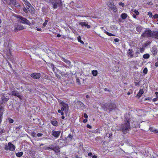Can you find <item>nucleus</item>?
I'll return each instance as SVG.
<instances>
[{"instance_id": "nucleus-1", "label": "nucleus", "mask_w": 158, "mask_h": 158, "mask_svg": "<svg viewBox=\"0 0 158 158\" xmlns=\"http://www.w3.org/2000/svg\"><path fill=\"white\" fill-rule=\"evenodd\" d=\"M121 128L119 130L122 131L124 134L127 133L130 128V125L129 119H126V121L125 120L124 123L121 124Z\"/></svg>"}, {"instance_id": "nucleus-2", "label": "nucleus", "mask_w": 158, "mask_h": 158, "mask_svg": "<svg viewBox=\"0 0 158 158\" xmlns=\"http://www.w3.org/2000/svg\"><path fill=\"white\" fill-rule=\"evenodd\" d=\"M49 3L52 5V7L54 9L62 6V3L61 0H49Z\"/></svg>"}, {"instance_id": "nucleus-3", "label": "nucleus", "mask_w": 158, "mask_h": 158, "mask_svg": "<svg viewBox=\"0 0 158 158\" xmlns=\"http://www.w3.org/2000/svg\"><path fill=\"white\" fill-rule=\"evenodd\" d=\"M152 32L149 28H146L143 32L141 36L143 37H152Z\"/></svg>"}, {"instance_id": "nucleus-4", "label": "nucleus", "mask_w": 158, "mask_h": 158, "mask_svg": "<svg viewBox=\"0 0 158 158\" xmlns=\"http://www.w3.org/2000/svg\"><path fill=\"white\" fill-rule=\"evenodd\" d=\"M4 149L6 150H9L11 151H13L15 149V146L11 143L9 142L8 145L6 144L4 146Z\"/></svg>"}, {"instance_id": "nucleus-5", "label": "nucleus", "mask_w": 158, "mask_h": 158, "mask_svg": "<svg viewBox=\"0 0 158 158\" xmlns=\"http://www.w3.org/2000/svg\"><path fill=\"white\" fill-rule=\"evenodd\" d=\"M9 98V97L8 96L7 94H2L1 98L2 101H0V104L2 105L3 103L6 102Z\"/></svg>"}, {"instance_id": "nucleus-6", "label": "nucleus", "mask_w": 158, "mask_h": 158, "mask_svg": "<svg viewBox=\"0 0 158 158\" xmlns=\"http://www.w3.org/2000/svg\"><path fill=\"white\" fill-rule=\"evenodd\" d=\"M106 110L110 112L111 110L115 109L116 108V105L114 103L107 104L106 105Z\"/></svg>"}, {"instance_id": "nucleus-7", "label": "nucleus", "mask_w": 158, "mask_h": 158, "mask_svg": "<svg viewBox=\"0 0 158 158\" xmlns=\"http://www.w3.org/2000/svg\"><path fill=\"white\" fill-rule=\"evenodd\" d=\"M18 18L19 19V21L21 23L27 24L30 23L29 21L26 19L21 16H19Z\"/></svg>"}, {"instance_id": "nucleus-8", "label": "nucleus", "mask_w": 158, "mask_h": 158, "mask_svg": "<svg viewBox=\"0 0 158 158\" xmlns=\"http://www.w3.org/2000/svg\"><path fill=\"white\" fill-rule=\"evenodd\" d=\"M108 6L114 12H116L117 9L112 2H109L107 4Z\"/></svg>"}, {"instance_id": "nucleus-9", "label": "nucleus", "mask_w": 158, "mask_h": 158, "mask_svg": "<svg viewBox=\"0 0 158 158\" xmlns=\"http://www.w3.org/2000/svg\"><path fill=\"white\" fill-rule=\"evenodd\" d=\"M23 26L21 25H19L18 23L15 24V25L14 31L15 32L23 29Z\"/></svg>"}, {"instance_id": "nucleus-10", "label": "nucleus", "mask_w": 158, "mask_h": 158, "mask_svg": "<svg viewBox=\"0 0 158 158\" xmlns=\"http://www.w3.org/2000/svg\"><path fill=\"white\" fill-rule=\"evenodd\" d=\"M11 94L15 96H16L18 97L20 99H21L22 96L20 95V94L19 92L16 90H13L11 92Z\"/></svg>"}, {"instance_id": "nucleus-11", "label": "nucleus", "mask_w": 158, "mask_h": 158, "mask_svg": "<svg viewBox=\"0 0 158 158\" xmlns=\"http://www.w3.org/2000/svg\"><path fill=\"white\" fill-rule=\"evenodd\" d=\"M31 77L34 79H38L41 77V74L39 73H34L31 75Z\"/></svg>"}, {"instance_id": "nucleus-12", "label": "nucleus", "mask_w": 158, "mask_h": 158, "mask_svg": "<svg viewBox=\"0 0 158 158\" xmlns=\"http://www.w3.org/2000/svg\"><path fill=\"white\" fill-rule=\"evenodd\" d=\"M79 25H81V26L83 27L84 26H85L87 27V28L88 29L90 28V26L88 25V23L87 22H80L79 23Z\"/></svg>"}, {"instance_id": "nucleus-13", "label": "nucleus", "mask_w": 158, "mask_h": 158, "mask_svg": "<svg viewBox=\"0 0 158 158\" xmlns=\"http://www.w3.org/2000/svg\"><path fill=\"white\" fill-rule=\"evenodd\" d=\"M52 135L53 136H54L56 138H57L59 136V135L60 133V131H55L53 130V131H52Z\"/></svg>"}, {"instance_id": "nucleus-14", "label": "nucleus", "mask_w": 158, "mask_h": 158, "mask_svg": "<svg viewBox=\"0 0 158 158\" xmlns=\"http://www.w3.org/2000/svg\"><path fill=\"white\" fill-rule=\"evenodd\" d=\"M127 55L128 56L132 58L134 57L133 52L132 49H129L127 52Z\"/></svg>"}, {"instance_id": "nucleus-15", "label": "nucleus", "mask_w": 158, "mask_h": 158, "mask_svg": "<svg viewBox=\"0 0 158 158\" xmlns=\"http://www.w3.org/2000/svg\"><path fill=\"white\" fill-rule=\"evenodd\" d=\"M151 52L153 55H155L157 54V50L156 47H153L151 50Z\"/></svg>"}, {"instance_id": "nucleus-16", "label": "nucleus", "mask_w": 158, "mask_h": 158, "mask_svg": "<svg viewBox=\"0 0 158 158\" xmlns=\"http://www.w3.org/2000/svg\"><path fill=\"white\" fill-rule=\"evenodd\" d=\"M156 39H158V31H155L152 32V37Z\"/></svg>"}, {"instance_id": "nucleus-17", "label": "nucleus", "mask_w": 158, "mask_h": 158, "mask_svg": "<svg viewBox=\"0 0 158 158\" xmlns=\"http://www.w3.org/2000/svg\"><path fill=\"white\" fill-rule=\"evenodd\" d=\"M58 102L61 104L62 106L64 107L65 108L67 107V104L62 102L61 100L58 99Z\"/></svg>"}, {"instance_id": "nucleus-18", "label": "nucleus", "mask_w": 158, "mask_h": 158, "mask_svg": "<svg viewBox=\"0 0 158 158\" xmlns=\"http://www.w3.org/2000/svg\"><path fill=\"white\" fill-rule=\"evenodd\" d=\"M143 89H141L139 90V92L137 94L136 96V97H138V98H139L143 94Z\"/></svg>"}, {"instance_id": "nucleus-19", "label": "nucleus", "mask_w": 158, "mask_h": 158, "mask_svg": "<svg viewBox=\"0 0 158 158\" xmlns=\"http://www.w3.org/2000/svg\"><path fill=\"white\" fill-rule=\"evenodd\" d=\"M61 59L65 63L69 65H70L71 63L70 61L63 57H62Z\"/></svg>"}, {"instance_id": "nucleus-20", "label": "nucleus", "mask_w": 158, "mask_h": 158, "mask_svg": "<svg viewBox=\"0 0 158 158\" xmlns=\"http://www.w3.org/2000/svg\"><path fill=\"white\" fill-rule=\"evenodd\" d=\"M66 108H65L64 107H63L62 106V107L61 108V111H64V112H67L69 110V107L68 105L67 104V107H66Z\"/></svg>"}, {"instance_id": "nucleus-21", "label": "nucleus", "mask_w": 158, "mask_h": 158, "mask_svg": "<svg viewBox=\"0 0 158 158\" xmlns=\"http://www.w3.org/2000/svg\"><path fill=\"white\" fill-rule=\"evenodd\" d=\"M142 28L143 27H142L140 25H138L136 27V30L137 31L140 32L142 30Z\"/></svg>"}, {"instance_id": "nucleus-22", "label": "nucleus", "mask_w": 158, "mask_h": 158, "mask_svg": "<svg viewBox=\"0 0 158 158\" xmlns=\"http://www.w3.org/2000/svg\"><path fill=\"white\" fill-rule=\"evenodd\" d=\"M53 150L56 153H58L60 152L59 149L58 147L56 145H55Z\"/></svg>"}, {"instance_id": "nucleus-23", "label": "nucleus", "mask_w": 158, "mask_h": 158, "mask_svg": "<svg viewBox=\"0 0 158 158\" xmlns=\"http://www.w3.org/2000/svg\"><path fill=\"white\" fill-rule=\"evenodd\" d=\"M24 3L25 4L26 6H28V7H27L28 9H29V8L31 6V5L27 0Z\"/></svg>"}, {"instance_id": "nucleus-24", "label": "nucleus", "mask_w": 158, "mask_h": 158, "mask_svg": "<svg viewBox=\"0 0 158 158\" xmlns=\"http://www.w3.org/2000/svg\"><path fill=\"white\" fill-rule=\"evenodd\" d=\"M51 123L54 126H56L58 124L57 122L55 120L51 121Z\"/></svg>"}, {"instance_id": "nucleus-25", "label": "nucleus", "mask_w": 158, "mask_h": 158, "mask_svg": "<svg viewBox=\"0 0 158 158\" xmlns=\"http://www.w3.org/2000/svg\"><path fill=\"white\" fill-rule=\"evenodd\" d=\"M16 0H8L7 3L9 4H13V3H15Z\"/></svg>"}, {"instance_id": "nucleus-26", "label": "nucleus", "mask_w": 158, "mask_h": 158, "mask_svg": "<svg viewBox=\"0 0 158 158\" xmlns=\"http://www.w3.org/2000/svg\"><path fill=\"white\" fill-rule=\"evenodd\" d=\"M92 74L94 76H96L98 74V72L96 70H93L92 71Z\"/></svg>"}, {"instance_id": "nucleus-27", "label": "nucleus", "mask_w": 158, "mask_h": 158, "mask_svg": "<svg viewBox=\"0 0 158 158\" xmlns=\"http://www.w3.org/2000/svg\"><path fill=\"white\" fill-rule=\"evenodd\" d=\"M23 154V152H19L17 153L16 154V155L17 157H21L22 156Z\"/></svg>"}, {"instance_id": "nucleus-28", "label": "nucleus", "mask_w": 158, "mask_h": 158, "mask_svg": "<svg viewBox=\"0 0 158 158\" xmlns=\"http://www.w3.org/2000/svg\"><path fill=\"white\" fill-rule=\"evenodd\" d=\"M127 16V15L125 13L122 14L121 15V17L122 19H126Z\"/></svg>"}, {"instance_id": "nucleus-29", "label": "nucleus", "mask_w": 158, "mask_h": 158, "mask_svg": "<svg viewBox=\"0 0 158 158\" xmlns=\"http://www.w3.org/2000/svg\"><path fill=\"white\" fill-rule=\"evenodd\" d=\"M149 129L150 131H151L152 132H155L156 133H158V131L156 129L153 128L152 127H150Z\"/></svg>"}, {"instance_id": "nucleus-30", "label": "nucleus", "mask_w": 158, "mask_h": 158, "mask_svg": "<svg viewBox=\"0 0 158 158\" xmlns=\"http://www.w3.org/2000/svg\"><path fill=\"white\" fill-rule=\"evenodd\" d=\"M150 55L148 54H144L143 55V57L144 59H146L149 58Z\"/></svg>"}, {"instance_id": "nucleus-31", "label": "nucleus", "mask_w": 158, "mask_h": 158, "mask_svg": "<svg viewBox=\"0 0 158 158\" xmlns=\"http://www.w3.org/2000/svg\"><path fill=\"white\" fill-rule=\"evenodd\" d=\"M14 6L16 7H19L20 6L19 4L16 2V0L15 1V3L13 4Z\"/></svg>"}, {"instance_id": "nucleus-32", "label": "nucleus", "mask_w": 158, "mask_h": 158, "mask_svg": "<svg viewBox=\"0 0 158 158\" xmlns=\"http://www.w3.org/2000/svg\"><path fill=\"white\" fill-rule=\"evenodd\" d=\"M42 12H43L44 13H46L47 12V11H46V8L44 7H43L42 9Z\"/></svg>"}, {"instance_id": "nucleus-33", "label": "nucleus", "mask_w": 158, "mask_h": 158, "mask_svg": "<svg viewBox=\"0 0 158 158\" xmlns=\"http://www.w3.org/2000/svg\"><path fill=\"white\" fill-rule=\"evenodd\" d=\"M78 41L80 42L81 43L83 44L84 42L81 40V36H79L77 38Z\"/></svg>"}, {"instance_id": "nucleus-34", "label": "nucleus", "mask_w": 158, "mask_h": 158, "mask_svg": "<svg viewBox=\"0 0 158 158\" xmlns=\"http://www.w3.org/2000/svg\"><path fill=\"white\" fill-rule=\"evenodd\" d=\"M48 22V20H45L44 22L43 23V27H44L47 25V23Z\"/></svg>"}, {"instance_id": "nucleus-35", "label": "nucleus", "mask_w": 158, "mask_h": 158, "mask_svg": "<svg viewBox=\"0 0 158 158\" xmlns=\"http://www.w3.org/2000/svg\"><path fill=\"white\" fill-rule=\"evenodd\" d=\"M147 72H148V69H147V68H145L143 70V72L145 74H146L147 73Z\"/></svg>"}, {"instance_id": "nucleus-36", "label": "nucleus", "mask_w": 158, "mask_h": 158, "mask_svg": "<svg viewBox=\"0 0 158 158\" xmlns=\"http://www.w3.org/2000/svg\"><path fill=\"white\" fill-rule=\"evenodd\" d=\"M10 123H13L14 120L10 118H9L8 119Z\"/></svg>"}, {"instance_id": "nucleus-37", "label": "nucleus", "mask_w": 158, "mask_h": 158, "mask_svg": "<svg viewBox=\"0 0 158 158\" xmlns=\"http://www.w3.org/2000/svg\"><path fill=\"white\" fill-rule=\"evenodd\" d=\"M112 135V134L111 133H107L106 134V136L109 138H110L111 137Z\"/></svg>"}, {"instance_id": "nucleus-38", "label": "nucleus", "mask_w": 158, "mask_h": 158, "mask_svg": "<svg viewBox=\"0 0 158 158\" xmlns=\"http://www.w3.org/2000/svg\"><path fill=\"white\" fill-rule=\"evenodd\" d=\"M28 9H28V8H27V9L25 7H24L23 8V11L26 13H27L28 12Z\"/></svg>"}, {"instance_id": "nucleus-39", "label": "nucleus", "mask_w": 158, "mask_h": 158, "mask_svg": "<svg viewBox=\"0 0 158 158\" xmlns=\"http://www.w3.org/2000/svg\"><path fill=\"white\" fill-rule=\"evenodd\" d=\"M54 147H55V145H51L50 147H49V148H50V149L53 150L54 148Z\"/></svg>"}, {"instance_id": "nucleus-40", "label": "nucleus", "mask_w": 158, "mask_h": 158, "mask_svg": "<svg viewBox=\"0 0 158 158\" xmlns=\"http://www.w3.org/2000/svg\"><path fill=\"white\" fill-rule=\"evenodd\" d=\"M148 15L150 17H152V13L150 11L148 13Z\"/></svg>"}, {"instance_id": "nucleus-41", "label": "nucleus", "mask_w": 158, "mask_h": 158, "mask_svg": "<svg viewBox=\"0 0 158 158\" xmlns=\"http://www.w3.org/2000/svg\"><path fill=\"white\" fill-rule=\"evenodd\" d=\"M134 13L137 15H138L139 14V12L136 10H135L134 11Z\"/></svg>"}, {"instance_id": "nucleus-42", "label": "nucleus", "mask_w": 158, "mask_h": 158, "mask_svg": "<svg viewBox=\"0 0 158 158\" xmlns=\"http://www.w3.org/2000/svg\"><path fill=\"white\" fill-rule=\"evenodd\" d=\"M42 135L43 134L41 133H38L37 134V136L38 137H41Z\"/></svg>"}, {"instance_id": "nucleus-43", "label": "nucleus", "mask_w": 158, "mask_h": 158, "mask_svg": "<svg viewBox=\"0 0 158 158\" xmlns=\"http://www.w3.org/2000/svg\"><path fill=\"white\" fill-rule=\"evenodd\" d=\"M44 150H49L50 148H49V147H48L47 146H45L44 147Z\"/></svg>"}, {"instance_id": "nucleus-44", "label": "nucleus", "mask_w": 158, "mask_h": 158, "mask_svg": "<svg viewBox=\"0 0 158 158\" xmlns=\"http://www.w3.org/2000/svg\"><path fill=\"white\" fill-rule=\"evenodd\" d=\"M119 5L120 6H122V7H123L124 6V4L122 2H119Z\"/></svg>"}, {"instance_id": "nucleus-45", "label": "nucleus", "mask_w": 158, "mask_h": 158, "mask_svg": "<svg viewBox=\"0 0 158 158\" xmlns=\"http://www.w3.org/2000/svg\"><path fill=\"white\" fill-rule=\"evenodd\" d=\"M107 35H109V36H115V35H113L111 33H110L108 32V33L107 34Z\"/></svg>"}, {"instance_id": "nucleus-46", "label": "nucleus", "mask_w": 158, "mask_h": 158, "mask_svg": "<svg viewBox=\"0 0 158 158\" xmlns=\"http://www.w3.org/2000/svg\"><path fill=\"white\" fill-rule=\"evenodd\" d=\"M153 17L154 18V19H156V18H158V14H156L155 15L153 16Z\"/></svg>"}, {"instance_id": "nucleus-47", "label": "nucleus", "mask_w": 158, "mask_h": 158, "mask_svg": "<svg viewBox=\"0 0 158 158\" xmlns=\"http://www.w3.org/2000/svg\"><path fill=\"white\" fill-rule=\"evenodd\" d=\"M77 83L78 85H80L81 84L80 80L79 79H77Z\"/></svg>"}, {"instance_id": "nucleus-48", "label": "nucleus", "mask_w": 158, "mask_h": 158, "mask_svg": "<svg viewBox=\"0 0 158 158\" xmlns=\"http://www.w3.org/2000/svg\"><path fill=\"white\" fill-rule=\"evenodd\" d=\"M147 4L149 5H152L153 4V3L152 2H149L147 3Z\"/></svg>"}, {"instance_id": "nucleus-49", "label": "nucleus", "mask_w": 158, "mask_h": 158, "mask_svg": "<svg viewBox=\"0 0 158 158\" xmlns=\"http://www.w3.org/2000/svg\"><path fill=\"white\" fill-rule=\"evenodd\" d=\"M72 137L73 136L71 134H70L68 136L67 138L72 139Z\"/></svg>"}, {"instance_id": "nucleus-50", "label": "nucleus", "mask_w": 158, "mask_h": 158, "mask_svg": "<svg viewBox=\"0 0 158 158\" xmlns=\"http://www.w3.org/2000/svg\"><path fill=\"white\" fill-rule=\"evenodd\" d=\"M119 41V40L118 38H116V39H114V41L115 42H118Z\"/></svg>"}, {"instance_id": "nucleus-51", "label": "nucleus", "mask_w": 158, "mask_h": 158, "mask_svg": "<svg viewBox=\"0 0 158 158\" xmlns=\"http://www.w3.org/2000/svg\"><path fill=\"white\" fill-rule=\"evenodd\" d=\"M78 103H79V104H80V105L82 106H83L84 105V104L82 102H78Z\"/></svg>"}, {"instance_id": "nucleus-52", "label": "nucleus", "mask_w": 158, "mask_h": 158, "mask_svg": "<svg viewBox=\"0 0 158 158\" xmlns=\"http://www.w3.org/2000/svg\"><path fill=\"white\" fill-rule=\"evenodd\" d=\"M84 117L86 118H87L88 117L86 113L84 114Z\"/></svg>"}, {"instance_id": "nucleus-53", "label": "nucleus", "mask_w": 158, "mask_h": 158, "mask_svg": "<svg viewBox=\"0 0 158 158\" xmlns=\"http://www.w3.org/2000/svg\"><path fill=\"white\" fill-rule=\"evenodd\" d=\"M86 127L87 128H91L92 127L89 124L87 125Z\"/></svg>"}, {"instance_id": "nucleus-54", "label": "nucleus", "mask_w": 158, "mask_h": 158, "mask_svg": "<svg viewBox=\"0 0 158 158\" xmlns=\"http://www.w3.org/2000/svg\"><path fill=\"white\" fill-rule=\"evenodd\" d=\"M3 133V131L2 129H0V134H1Z\"/></svg>"}, {"instance_id": "nucleus-55", "label": "nucleus", "mask_w": 158, "mask_h": 158, "mask_svg": "<svg viewBox=\"0 0 158 158\" xmlns=\"http://www.w3.org/2000/svg\"><path fill=\"white\" fill-rule=\"evenodd\" d=\"M87 121V119L86 118L85 119L83 120V122L84 123H85Z\"/></svg>"}, {"instance_id": "nucleus-56", "label": "nucleus", "mask_w": 158, "mask_h": 158, "mask_svg": "<svg viewBox=\"0 0 158 158\" xmlns=\"http://www.w3.org/2000/svg\"><path fill=\"white\" fill-rule=\"evenodd\" d=\"M104 90L105 91H109V92L110 91V90H109V89H108L106 88H105L104 89Z\"/></svg>"}, {"instance_id": "nucleus-57", "label": "nucleus", "mask_w": 158, "mask_h": 158, "mask_svg": "<svg viewBox=\"0 0 158 158\" xmlns=\"http://www.w3.org/2000/svg\"><path fill=\"white\" fill-rule=\"evenodd\" d=\"M132 16L134 18L136 19V16L135 15L133 14L132 15Z\"/></svg>"}, {"instance_id": "nucleus-58", "label": "nucleus", "mask_w": 158, "mask_h": 158, "mask_svg": "<svg viewBox=\"0 0 158 158\" xmlns=\"http://www.w3.org/2000/svg\"><path fill=\"white\" fill-rule=\"evenodd\" d=\"M89 156H91L92 155V153L91 152H89L88 154Z\"/></svg>"}, {"instance_id": "nucleus-59", "label": "nucleus", "mask_w": 158, "mask_h": 158, "mask_svg": "<svg viewBox=\"0 0 158 158\" xmlns=\"http://www.w3.org/2000/svg\"><path fill=\"white\" fill-rule=\"evenodd\" d=\"M157 100V98H155L153 99V101L154 102H155Z\"/></svg>"}, {"instance_id": "nucleus-60", "label": "nucleus", "mask_w": 158, "mask_h": 158, "mask_svg": "<svg viewBox=\"0 0 158 158\" xmlns=\"http://www.w3.org/2000/svg\"><path fill=\"white\" fill-rule=\"evenodd\" d=\"M155 66L156 67H158V62L155 63Z\"/></svg>"}, {"instance_id": "nucleus-61", "label": "nucleus", "mask_w": 158, "mask_h": 158, "mask_svg": "<svg viewBox=\"0 0 158 158\" xmlns=\"http://www.w3.org/2000/svg\"><path fill=\"white\" fill-rule=\"evenodd\" d=\"M56 76L58 78H60L59 76L57 74H56Z\"/></svg>"}, {"instance_id": "nucleus-62", "label": "nucleus", "mask_w": 158, "mask_h": 158, "mask_svg": "<svg viewBox=\"0 0 158 158\" xmlns=\"http://www.w3.org/2000/svg\"><path fill=\"white\" fill-rule=\"evenodd\" d=\"M155 94L156 95L157 97V98H158V92H156Z\"/></svg>"}, {"instance_id": "nucleus-63", "label": "nucleus", "mask_w": 158, "mask_h": 158, "mask_svg": "<svg viewBox=\"0 0 158 158\" xmlns=\"http://www.w3.org/2000/svg\"><path fill=\"white\" fill-rule=\"evenodd\" d=\"M92 157L93 158H97V156L95 155H94Z\"/></svg>"}, {"instance_id": "nucleus-64", "label": "nucleus", "mask_w": 158, "mask_h": 158, "mask_svg": "<svg viewBox=\"0 0 158 158\" xmlns=\"http://www.w3.org/2000/svg\"><path fill=\"white\" fill-rule=\"evenodd\" d=\"M58 112L59 113H61V112H62L61 110H58Z\"/></svg>"}]
</instances>
